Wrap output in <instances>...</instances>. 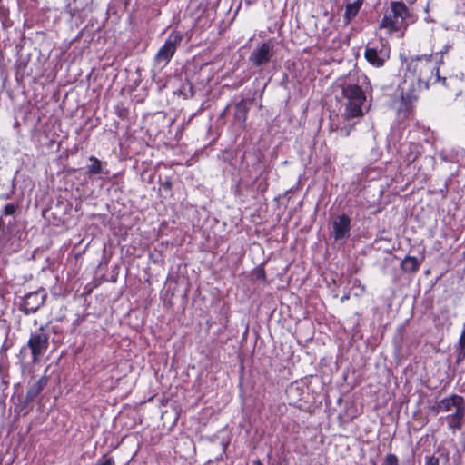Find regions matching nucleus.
Listing matches in <instances>:
<instances>
[{
	"label": "nucleus",
	"mask_w": 465,
	"mask_h": 465,
	"mask_svg": "<svg viewBox=\"0 0 465 465\" xmlns=\"http://www.w3.org/2000/svg\"><path fill=\"white\" fill-rule=\"evenodd\" d=\"M349 298H350V294H349V293L344 294V295L341 298V302H345V301H347Z\"/></svg>",
	"instance_id": "nucleus-35"
},
{
	"label": "nucleus",
	"mask_w": 465,
	"mask_h": 465,
	"mask_svg": "<svg viewBox=\"0 0 465 465\" xmlns=\"http://www.w3.org/2000/svg\"><path fill=\"white\" fill-rule=\"evenodd\" d=\"M439 456L427 455L425 456V465H440V459H443L445 463L450 460V453L446 450H438Z\"/></svg>",
	"instance_id": "nucleus-20"
},
{
	"label": "nucleus",
	"mask_w": 465,
	"mask_h": 465,
	"mask_svg": "<svg viewBox=\"0 0 465 465\" xmlns=\"http://www.w3.org/2000/svg\"><path fill=\"white\" fill-rule=\"evenodd\" d=\"M452 409L454 411L446 416L448 428L452 430H460L465 418V399L461 395L453 393L436 401L431 407L434 414L449 412Z\"/></svg>",
	"instance_id": "nucleus-2"
},
{
	"label": "nucleus",
	"mask_w": 465,
	"mask_h": 465,
	"mask_svg": "<svg viewBox=\"0 0 465 465\" xmlns=\"http://www.w3.org/2000/svg\"><path fill=\"white\" fill-rule=\"evenodd\" d=\"M456 364L461 363L465 360V330L461 332L459 339L458 347L455 350Z\"/></svg>",
	"instance_id": "nucleus-22"
},
{
	"label": "nucleus",
	"mask_w": 465,
	"mask_h": 465,
	"mask_svg": "<svg viewBox=\"0 0 465 465\" xmlns=\"http://www.w3.org/2000/svg\"><path fill=\"white\" fill-rule=\"evenodd\" d=\"M227 110H228V106H227V107H225V109H224V110H223V112L222 113V115H223V114H224V113H225Z\"/></svg>",
	"instance_id": "nucleus-38"
},
{
	"label": "nucleus",
	"mask_w": 465,
	"mask_h": 465,
	"mask_svg": "<svg viewBox=\"0 0 465 465\" xmlns=\"http://www.w3.org/2000/svg\"><path fill=\"white\" fill-rule=\"evenodd\" d=\"M364 0H345L344 25H349L359 14Z\"/></svg>",
	"instance_id": "nucleus-16"
},
{
	"label": "nucleus",
	"mask_w": 465,
	"mask_h": 465,
	"mask_svg": "<svg viewBox=\"0 0 465 465\" xmlns=\"http://www.w3.org/2000/svg\"><path fill=\"white\" fill-rule=\"evenodd\" d=\"M183 40V35L178 31H173L164 45L158 50L154 56L155 64L161 68L164 67L174 55L178 45H180Z\"/></svg>",
	"instance_id": "nucleus-8"
},
{
	"label": "nucleus",
	"mask_w": 465,
	"mask_h": 465,
	"mask_svg": "<svg viewBox=\"0 0 465 465\" xmlns=\"http://www.w3.org/2000/svg\"><path fill=\"white\" fill-rule=\"evenodd\" d=\"M381 465H399V459L395 454L389 453L385 456Z\"/></svg>",
	"instance_id": "nucleus-26"
},
{
	"label": "nucleus",
	"mask_w": 465,
	"mask_h": 465,
	"mask_svg": "<svg viewBox=\"0 0 465 465\" xmlns=\"http://www.w3.org/2000/svg\"><path fill=\"white\" fill-rule=\"evenodd\" d=\"M268 188V183H267V179L264 178L263 180H262L259 183H258V186H257V189L258 191H260L262 193H263Z\"/></svg>",
	"instance_id": "nucleus-31"
},
{
	"label": "nucleus",
	"mask_w": 465,
	"mask_h": 465,
	"mask_svg": "<svg viewBox=\"0 0 465 465\" xmlns=\"http://www.w3.org/2000/svg\"><path fill=\"white\" fill-rule=\"evenodd\" d=\"M455 453L452 456L454 465H461V456L465 451V446L461 445L460 447L455 445Z\"/></svg>",
	"instance_id": "nucleus-24"
},
{
	"label": "nucleus",
	"mask_w": 465,
	"mask_h": 465,
	"mask_svg": "<svg viewBox=\"0 0 465 465\" xmlns=\"http://www.w3.org/2000/svg\"><path fill=\"white\" fill-rule=\"evenodd\" d=\"M161 118H162V122H164L165 118L163 116H162Z\"/></svg>",
	"instance_id": "nucleus-39"
},
{
	"label": "nucleus",
	"mask_w": 465,
	"mask_h": 465,
	"mask_svg": "<svg viewBox=\"0 0 465 465\" xmlns=\"http://www.w3.org/2000/svg\"><path fill=\"white\" fill-rule=\"evenodd\" d=\"M341 94L346 99L344 117L351 119L363 114L362 105L366 101V95L358 84H344Z\"/></svg>",
	"instance_id": "nucleus-5"
},
{
	"label": "nucleus",
	"mask_w": 465,
	"mask_h": 465,
	"mask_svg": "<svg viewBox=\"0 0 465 465\" xmlns=\"http://www.w3.org/2000/svg\"><path fill=\"white\" fill-rule=\"evenodd\" d=\"M160 185L164 191L170 192L173 187V183L170 178H166L163 182L160 181Z\"/></svg>",
	"instance_id": "nucleus-29"
},
{
	"label": "nucleus",
	"mask_w": 465,
	"mask_h": 465,
	"mask_svg": "<svg viewBox=\"0 0 465 465\" xmlns=\"http://www.w3.org/2000/svg\"><path fill=\"white\" fill-rule=\"evenodd\" d=\"M456 103L458 105L464 108V115H465V94L463 95L460 91L456 94Z\"/></svg>",
	"instance_id": "nucleus-28"
},
{
	"label": "nucleus",
	"mask_w": 465,
	"mask_h": 465,
	"mask_svg": "<svg viewBox=\"0 0 465 465\" xmlns=\"http://www.w3.org/2000/svg\"><path fill=\"white\" fill-rule=\"evenodd\" d=\"M406 62V70L411 79H414L419 86L428 89L430 85L437 83L440 79L439 65L443 64L442 57L433 60V54H422L411 57Z\"/></svg>",
	"instance_id": "nucleus-1"
},
{
	"label": "nucleus",
	"mask_w": 465,
	"mask_h": 465,
	"mask_svg": "<svg viewBox=\"0 0 465 465\" xmlns=\"http://www.w3.org/2000/svg\"><path fill=\"white\" fill-rule=\"evenodd\" d=\"M10 410L14 412V421H17L21 417L27 416L34 409V401L27 399L23 390L19 387L15 389L10 399Z\"/></svg>",
	"instance_id": "nucleus-10"
},
{
	"label": "nucleus",
	"mask_w": 465,
	"mask_h": 465,
	"mask_svg": "<svg viewBox=\"0 0 465 465\" xmlns=\"http://www.w3.org/2000/svg\"><path fill=\"white\" fill-rule=\"evenodd\" d=\"M15 193V183H12V190H11V193H6V194H3L0 198H3V199H9L11 198L12 194Z\"/></svg>",
	"instance_id": "nucleus-34"
},
{
	"label": "nucleus",
	"mask_w": 465,
	"mask_h": 465,
	"mask_svg": "<svg viewBox=\"0 0 465 465\" xmlns=\"http://www.w3.org/2000/svg\"><path fill=\"white\" fill-rule=\"evenodd\" d=\"M249 110L250 107L248 106V103L245 99H242L234 104L233 120L234 124L240 128L245 127Z\"/></svg>",
	"instance_id": "nucleus-15"
},
{
	"label": "nucleus",
	"mask_w": 465,
	"mask_h": 465,
	"mask_svg": "<svg viewBox=\"0 0 465 465\" xmlns=\"http://www.w3.org/2000/svg\"><path fill=\"white\" fill-rule=\"evenodd\" d=\"M256 278L258 280L265 281L266 280V272L262 267H259L256 271Z\"/></svg>",
	"instance_id": "nucleus-32"
},
{
	"label": "nucleus",
	"mask_w": 465,
	"mask_h": 465,
	"mask_svg": "<svg viewBox=\"0 0 465 465\" xmlns=\"http://www.w3.org/2000/svg\"><path fill=\"white\" fill-rule=\"evenodd\" d=\"M451 46L450 45H446L439 53H436L433 55L434 60H438L440 56L443 58V54L448 53Z\"/></svg>",
	"instance_id": "nucleus-30"
},
{
	"label": "nucleus",
	"mask_w": 465,
	"mask_h": 465,
	"mask_svg": "<svg viewBox=\"0 0 465 465\" xmlns=\"http://www.w3.org/2000/svg\"><path fill=\"white\" fill-rule=\"evenodd\" d=\"M253 1H254V0H246V3H247L248 5H251Z\"/></svg>",
	"instance_id": "nucleus-37"
},
{
	"label": "nucleus",
	"mask_w": 465,
	"mask_h": 465,
	"mask_svg": "<svg viewBox=\"0 0 465 465\" xmlns=\"http://www.w3.org/2000/svg\"><path fill=\"white\" fill-rule=\"evenodd\" d=\"M253 465H263L260 460H256L253 461Z\"/></svg>",
	"instance_id": "nucleus-36"
},
{
	"label": "nucleus",
	"mask_w": 465,
	"mask_h": 465,
	"mask_svg": "<svg viewBox=\"0 0 465 465\" xmlns=\"http://www.w3.org/2000/svg\"><path fill=\"white\" fill-rule=\"evenodd\" d=\"M95 465H114L113 457L103 456Z\"/></svg>",
	"instance_id": "nucleus-27"
},
{
	"label": "nucleus",
	"mask_w": 465,
	"mask_h": 465,
	"mask_svg": "<svg viewBox=\"0 0 465 465\" xmlns=\"http://www.w3.org/2000/svg\"><path fill=\"white\" fill-rule=\"evenodd\" d=\"M48 382V377L44 375L36 381L29 384V387L25 394L27 399L32 400L34 402L35 399L40 395L43 390L46 387Z\"/></svg>",
	"instance_id": "nucleus-17"
},
{
	"label": "nucleus",
	"mask_w": 465,
	"mask_h": 465,
	"mask_svg": "<svg viewBox=\"0 0 465 465\" xmlns=\"http://www.w3.org/2000/svg\"><path fill=\"white\" fill-rule=\"evenodd\" d=\"M15 68V80L18 84H21L25 77H33L35 79L43 74L39 60L32 62L30 54H20Z\"/></svg>",
	"instance_id": "nucleus-7"
},
{
	"label": "nucleus",
	"mask_w": 465,
	"mask_h": 465,
	"mask_svg": "<svg viewBox=\"0 0 465 465\" xmlns=\"http://www.w3.org/2000/svg\"><path fill=\"white\" fill-rule=\"evenodd\" d=\"M364 56L366 60L375 67H381L389 59V51L384 48L366 47Z\"/></svg>",
	"instance_id": "nucleus-13"
},
{
	"label": "nucleus",
	"mask_w": 465,
	"mask_h": 465,
	"mask_svg": "<svg viewBox=\"0 0 465 465\" xmlns=\"http://www.w3.org/2000/svg\"><path fill=\"white\" fill-rule=\"evenodd\" d=\"M19 208V204L17 203H6L3 208V215L11 216L14 215Z\"/></svg>",
	"instance_id": "nucleus-23"
},
{
	"label": "nucleus",
	"mask_w": 465,
	"mask_h": 465,
	"mask_svg": "<svg viewBox=\"0 0 465 465\" xmlns=\"http://www.w3.org/2000/svg\"><path fill=\"white\" fill-rule=\"evenodd\" d=\"M6 63L5 61L4 53L0 52V75L5 81L7 79Z\"/></svg>",
	"instance_id": "nucleus-25"
},
{
	"label": "nucleus",
	"mask_w": 465,
	"mask_h": 465,
	"mask_svg": "<svg viewBox=\"0 0 465 465\" xmlns=\"http://www.w3.org/2000/svg\"><path fill=\"white\" fill-rule=\"evenodd\" d=\"M460 80L454 75H450L448 77H441L440 75V79L437 80V83H440L446 89L451 90V91H457L459 92V85L460 84Z\"/></svg>",
	"instance_id": "nucleus-21"
},
{
	"label": "nucleus",
	"mask_w": 465,
	"mask_h": 465,
	"mask_svg": "<svg viewBox=\"0 0 465 465\" xmlns=\"http://www.w3.org/2000/svg\"><path fill=\"white\" fill-rule=\"evenodd\" d=\"M351 220L346 213L337 215L332 222V237L335 242H345L351 236Z\"/></svg>",
	"instance_id": "nucleus-12"
},
{
	"label": "nucleus",
	"mask_w": 465,
	"mask_h": 465,
	"mask_svg": "<svg viewBox=\"0 0 465 465\" xmlns=\"http://www.w3.org/2000/svg\"><path fill=\"white\" fill-rule=\"evenodd\" d=\"M46 299L47 292L45 289L40 288L20 297L18 308L25 315H30L35 313L45 304Z\"/></svg>",
	"instance_id": "nucleus-9"
},
{
	"label": "nucleus",
	"mask_w": 465,
	"mask_h": 465,
	"mask_svg": "<svg viewBox=\"0 0 465 465\" xmlns=\"http://www.w3.org/2000/svg\"><path fill=\"white\" fill-rule=\"evenodd\" d=\"M423 86H419L414 79L407 75L399 85L401 91V103L397 111L399 115L407 116L412 109L413 104L418 100L419 93Z\"/></svg>",
	"instance_id": "nucleus-6"
},
{
	"label": "nucleus",
	"mask_w": 465,
	"mask_h": 465,
	"mask_svg": "<svg viewBox=\"0 0 465 465\" xmlns=\"http://www.w3.org/2000/svg\"><path fill=\"white\" fill-rule=\"evenodd\" d=\"M88 161L89 163L85 167V173L90 179H93L96 175H109V170L104 168L106 163H103L94 155L89 156Z\"/></svg>",
	"instance_id": "nucleus-14"
},
{
	"label": "nucleus",
	"mask_w": 465,
	"mask_h": 465,
	"mask_svg": "<svg viewBox=\"0 0 465 465\" xmlns=\"http://www.w3.org/2000/svg\"><path fill=\"white\" fill-rule=\"evenodd\" d=\"M274 54L273 45L267 41L252 52L249 56V62L254 67H262L271 61Z\"/></svg>",
	"instance_id": "nucleus-11"
},
{
	"label": "nucleus",
	"mask_w": 465,
	"mask_h": 465,
	"mask_svg": "<svg viewBox=\"0 0 465 465\" xmlns=\"http://www.w3.org/2000/svg\"><path fill=\"white\" fill-rule=\"evenodd\" d=\"M417 158V154H414L413 153H410L407 154L405 161L407 162V164L410 165Z\"/></svg>",
	"instance_id": "nucleus-33"
},
{
	"label": "nucleus",
	"mask_w": 465,
	"mask_h": 465,
	"mask_svg": "<svg viewBox=\"0 0 465 465\" xmlns=\"http://www.w3.org/2000/svg\"><path fill=\"white\" fill-rule=\"evenodd\" d=\"M421 262L416 257L407 255L401 262L400 268L406 273H416L420 270Z\"/></svg>",
	"instance_id": "nucleus-19"
},
{
	"label": "nucleus",
	"mask_w": 465,
	"mask_h": 465,
	"mask_svg": "<svg viewBox=\"0 0 465 465\" xmlns=\"http://www.w3.org/2000/svg\"><path fill=\"white\" fill-rule=\"evenodd\" d=\"M289 404L297 405L303 399L304 391L298 381L292 382L286 389Z\"/></svg>",
	"instance_id": "nucleus-18"
},
{
	"label": "nucleus",
	"mask_w": 465,
	"mask_h": 465,
	"mask_svg": "<svg viewBox=\"0 0 465 465\" xmlns=\"http://www.w3.org/2000/svg\"><path fill=\"white\" fill-rule=\"evenodd\" d=\"M410 15V11L405 3L391 1V9L385 12L380 28H387L391 32L406 29L409 25L407 18Z\"/></svg>",
	"instance_id": "nucleus-4"
},
{
	"label": "nucleus",
	"mask_w": 465,
	"mask_h": 465,
	"mask_svg": "<svg viewBox=\"0 0 465 465\" xmlns=\"http://www.w3.org/2000/svg\"><path fill=\"white\" fill-rule=\"evenodd\" d=\"M49 333L44 326L32 332L26 345L19 351L20 361L25 364H35L40 361L49 348Z\"/></svg>",
	"instance_id": "nucleus-3"
}]
</instances>
